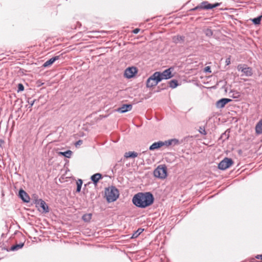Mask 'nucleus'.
Returning <instances> with one entry per match:
<instances>
[{
  "mask_svg": "<svg viewBox=\"0 0 262 262\" xmlns=\"http://www.w3.org/2000/svg\"><path fill=\"white\" fill-rule=\"evenodd\" d=\"M153 195L149 192H139L133 198V203L137 207L145 208L150 206L154 203Z\"/></svg>",
  "mask_w": 262,
  "mask_h": 262,
  "instance_id": "obj_1",
  "label": "nucleus"
},
{
  "mask_svg": "<svg viewBox=\"0 0 262 262\" xmlns=\"http://www.w3.org/2000/svg\"><path fill=\"white\" fill-rule=\"evenodd\" d=\"M119 196V191L115 187H110L105 190V196L108 202L115 201Z\"/></svg>",
  "mask_w": 262,
  "mask_h": 262,
  "instance_id": "obj_2",
  "label": "nucleus"
},
{
  "mask_svg": "<svg viewBox=\"0 0 262 262\" xmlns=\"http://www.w3.org/2000/svg\"><path fill=\"white\" fill-rule=\"evenodd\" d=\"M154 176L161 179H164L167 177V167L165 165L158 166L154 171Z\"/></svg>",
  "mask_w": 262,
  "mask_h": 262,
  "instance_id": "obj_3",
  "label": "nucleus"
},
{
  "mask_svg": "<svg viewBox=\"0 0 262 262\" xmlns=\"http://www.w3.org/2000/svg\"><path fill=\"white\" fill-rule=\"evenodd\" d=\"M237 69L238 71H241L243 73L242 76L250 77L253 75L252 69L248 67L247 64H239L237 66Z\"/></svg>",
  "mask_w": 262,
  "mask_h": 262,
  "instance_id": "obj_4",
  "label": "nucleus"
},
{
  "mask_svg": "<svg viewBox=\"0 0 262 262\" xmlns=\"http://www.w3.org/2000/svg\"><path fill=\"white\" fill-rule=\"evenodd\" d=\"M159 74H158V72H156L148 78L146 81V86L147 88H151L154 86H156L160 82L161 79L159 78Z\"/></svg>",
  "mask_w": 262,
  "mask_h": 262,
  "instance_id": "obj_5",
  "label": "nucleus"
},
{
  "mask_svg": "<svg viewBox=\"0 0 262 262\" xmlns=\"http://www.w3.org/2000/svg\"><path fill=\"white\" fill-rule=\"evenodd\" d=\"M233 164V161L229 158H224L219 164L218 167L221 170H225L230 167Z\"/></svg>",
  "mask_w": 262,
  "mask_h": 262,
  "instance_id": "obj_6",
  "label": "nucleus"
},
{
  "mask_svg": "<svg viewBox=\"0 0 262 262\" xmlns=\"http://www.w3.org/2000/svg\"><path fill=\"white\" fill-rule=\"evenodd\" d=\"M220 3H216L214 4H211L208 3V2L205 1L202 2L199 6H198L197 7H195L193 10H194L198 9L207 10L211 9L220 6Z\"/></svg>",
  "mask_w": 262,
  "mask_h": 262,
  "instance_id": "obj_7",
  "label": "nucleus"
},
{
  "mask_svg": "<svg viewBox=\"0 0 262 262\" xmlns=\"http://www.w3.org/2000/svg\"><path fill=\"white\" fill-rule=\"evenodd\" d=\"M158 74H159V77L161 79V81L163 79H168L173 77L171 68L166 69L162 73L158 72Z\"/></svg>",
  "mask_w": 262,
  "mask_h": 262,
  "instance_id": "obj_8",
  "label": "nucleus"
},
{
  "mask_svg": "<svg viewBox=\"0 0 262 262\" xmlns=\"http://www.w3.org/2000/svg\"><path fill=\"white\" fill-rule=\"evenodd\" d=\"M137 73V69L135 67H129L127 68L124 72V76L126 78H130L133 77Z\"/></svg>",
  "mask_w": 262,
  "mask_h": 262,
  "instance_id": "obj_9",
  "label": "nucleus"
},
{
  "mask_svg": "<svg viewBox=\"0 0 262 262\" xmlns=\"http://www.w3.org/2000/svg\"><path fill=\"white\" fill-rule=\"evenodd\" d=\"M170 144H171L170 142H168L167 141H166L165 142H162V141H159L157 142H155L149 147V149L151 150H153L155 149H158L165 145H169Z\"/></svg>",
  "mask_w": 262,
  "mask_h": 262,
  "instance_id": "obj_10",
  "label": "nucleus"
},
{
  "mask_svg": "<svg viewBox=\"0 0 262 262\" xmlns=\"http://www.w3.org/2000/svg\"><path fill=\"white\" fill-rule=\"evenodd\" d=\"M231 101V99H228V98L221 99L216 102V106L217 108H223L225 106V105L227 103H228V102H229Z\"/></svg>",
  "mask_w": 262,
  "mask_h": 262,
  "instance_id": "obj_11",
  "label": "nucleus"
},
{
  "mask_svg": "<svg viewBox=\"0 0 262 262\" xmlns=\"http://www.w3.org/2000/svg\"><path fill=\"white\" fill-rule=\"evenodd\" d=\"M19 196L22 200L26 203L30 202V197L28 194L23 189H20L19 191Z\"/></svg>",
  "mask_w": 262,
  "mask_h": 262,
  "instance_id": "obj_12",
  "label": "nucleus"
},
{
  "mask_svg": "<svg viewBox=\"0 0 262 262\" xmlns=\"http://www.w3.org/2000/svg\"><path fill=\"white\" fill-rule=\"evenodd\" d=\"M59 59V56H56L54 57H52L51 59H50L49 60L46 61L43 63V67H49V66H51V64H52L56 60H57Z\"/></svg>",
  "mask_w": 262,
  "mask_h": 262,
  "instance_id": "obj_13",
  "label": "nucleus"
},
{
  "mask_svg": "<svg viewBox=\"0 0 262 262\" xmlns=\"http://www.w3.org/2000/svg\"><path fill=\"white\" fill-rule=\"evenodd\" d=\"M132 108L131 104H124L121 107L119 108L118 111L121 113H125L130 111Z\"/></svg>",
  "mask_w": 262,
  "mask_h": 262,
  "instance_id": "obj_14",
  "label": "nucleus"
},
{
  "mask_svg": "<svg viewBox=\"0 0 262 262\" xmlns=\"http://www.w3.org/2000/svg\"><path fill=\"white\" fill-rule=\"evenodd\" d=\"M255 133L257 135L262 134V119L258 122L255 126Z\"/></svg>",
  "mask_w": 262,
  "mask_h": 262,
  "instance_id": "obj_15",
  "label": "nucleus"
},
{
  "mask_svg": "<svg viewBox=\"0 0 262 262\" xmlns=\"http://www.w3.org/2000/svg\"><path fill=\"white\" fill-rule=\"evenodd\" d=\"M185 37L181 35H176L172 37V41L175 43L183 42Z\"/></svg>",
  "mask_w": 262,
  "mask_h": 262,
  "instance_id": "obj_16",
  "label": "nucleus"
},
{
  "mask_svg": "<svg viewBox=\"0 0 262 262\" xmlns=\"http://www.w3.org/2000/svg\"><path fill=\"white\" fill-rule=\"evenodd\" d=\"M102 178V176L100 173H97L91 177V180L95 184H96L100 179Z\"/></svg>",
  "mask_w": 262,
  "mask_h": 262,
  "instance_id": "obj_17",
  "label": "nucleus"
},
{
  "mask_svg": "<svg viewBox=\"0 0 262 262\" xmlns=\"http://www.w3.org/2000/svg\"><path fill=\"white\" fill-rule=\"evenodd\" d=\"M39 202H40V204H39L40 207L41 208L42 211L43 212H48L49 211V209H48V207L46 205V202L42 200H40Z\"/></svg>",
  "mask_w": 262,
  "mask_h": 262,
  "instance_id": "obj_18",
  "label": "nucleus"
},
{
  "mask_svg": "<svg viewBox=\"0 0 262 262\" xmlns=\"http://www.w3.org/2000/svg\"><path fill=\"white\" fill-rule=\"evenodd\" d=\"M137 156H138V154L135 151L126 152L124 155V157L126 158H136Z\"/></svg>",
  "mask_w": 262,
  "mask_h": 262,
  "instance_id": "obj_19",
  "label": "nucleus"
},
{
  "mask_svg": "<svg viewBox=\"0 0 262 262\" xmlns=\"http://www.w3.org/2000/svg\"><path fill=\"white\" fill-rule=\"evenodd\" d=\"M24 245V243H21L18 244H16L15 245L12 246L11 247L10 250H11V251L18 250L21 249V248H23Z\"/></svg>",
  "mask_w": 262,
  "mask_h": 262,
  "instance_id": "obj_20",
  "label": "nucleus"
},
{
  "mask_svg": "<svg viewBox=\"0 0 262 262\" xmlns=\"http://www.w3.org/2000/svg\"><path fill=\"white\" fill-rule=\"evenodd\" d=\"M92 214L91 213L85 214L82 216V220L85 222H89L92 219Z\"/></svg>",
  "mask_w": 262,
  "mask_h": 262,
  "instance_id": "obj_21",
  "label": "nucleus"
},
{
  "mask_svg": "<svg viewBox=\"0 0 262 262\" xmlns=\"http://www.w3.org/2000/svg\"><path fill=\"white\" fill-rule=\"evenodd\" d=\"M77 184V191L80 192L82 185V181L81 179H78L76 182Z\"/></svg>",
  "mask_w": 262,
  "mask_h": 262,
  "instance_id": "obj_22",
  "label": "nucleus"
},
{
  "mask_svg": "<svg viewBox=\"0 0 262 262\" xmlns=\"http://www.w3.org/2000/svg\"><path fill=\"white\" fill-rule=\"evenodd\" d=\"M178 81L176 80H172L169 82V86L171 88H175L178 86Z\"/></svg>",
  "mask_w": 262,
  "mask_h": 262,
  "instance_id": "obj_23",
  "label": "nucleus"
},
{
  "mask_svg": "<svg viewBox=\"0 0 262 262\" xmlns=\"http://www.w3.org/2000/svg\"><path fill=\"white\" fill-rule=\"evenodd\" d=\"M72 151L71 150H67L65 152H60L59 154L63 155L67 158H70L72 155Z\"/></svg>",
  "mask_w": 262,
  "mask_h": 262,
  "instance_id": "obj_24",
  "label": "nucleus"
},
{
  "mask_svg": "<svg viewBox=\"0 0 262 262\" xmlns=\"http://www.w3.org/2000/svg\"><path fill=\"white\" fill-rule=\"evenodd\" d=\"M143 229H138L132 235V238L137 237L143 231Z\"/></svg>",
  "mask_w": 262,
  "mask_h": 262,
  "instance_id": "obj_25",
  "label": "nucleus"
},
{
  "mask_svg": "<svg viewBox=\"0 0 262 262\" xmlns=\"http://www.w3.org/2000/svg\"><path fill=\"white\" fill-rule=\"evenodd\" d=\"M261 17H262V16H260L259 17L254 18L252 20V21L254 23V24H255V25L259 24Z\"/></svg>",
  "mask_w": 262,
  "mask_h": 262,
  "instance_id": "obj_26",
  "label": "nucleus"
},
{
  "mask_svg": "<svg viewBox=\"0 0 262 262\" xmlns=\"http://www.w3.org/2000/svg\"><path fill=\"white\" fill-rule=\"evenodd\" d=\"M199 132H200V134L204 135L207 134V133L205 130L204 127L200 126L199 129Z\"/></svg>",
  "mask_w": 262,
  "mask_h": 262,
  "instance_id": "obj_27",
  "label": "nucleus"
},
{
  "mask_svg": "<svg viewBox=\"0 0 262 262\" xmlns=\"http://www.w3.org/2000/svg\"><path fill=\"white\" fill-rule=\"evenodd\" d=\"M24 90V86L23 84L19 83L18 84V90L17 92L23 91Z\"/></svg>",
  "mask_w": 262,
  "mask_h": 262,
  "instance_id": "obj_28",
  "label": "nucleus"
},
{
  "mask_svg": "<svg viewBox=\"0 0 262 262\" xmlns=\"http://www.w3.org/2000/svg\"><path fill=\"white\" fill-rule=\"evenodd\" d=\"M204 71L205 72H208V73H211L210 67L209 66H207L205 68Z\"/></svg>",
  "mask_w": 262,
  "mask_h": 262,
  "instance_id": "obj_29",
  "label": "nucleus"
},
{
  "mask_svg": "<svg viewBox=\"0 0 262 262\" xmlns=\"http://www.w3.org/2000/svg\"><path fill=\"white\" fill-rule=\"evenodd\" d=\"M206 35H212V32L211 30H210V29H207L206 30Z\"/></svg>",
  "mask_w": 262,
  "mask_h": 262,
  "instance_id": "obj_30",
  "label": "nucleus"
},
{
  "mask_svg": "<svg viewBox=\"0 0 262 262\" xmlns=\"http://www.w3.org/2000/svg\"><path fill=\"white\" fill-rule=\"evenodd\" d=\"M139 31H140V29H139V28H136V29H134V30L133 31V32L134 34H137Z\"/></svg>",
  "mask_w": 262,
  "mask_h": 262,
  "instance_id": "obj_31",
  "label": "nucleus"
},
{
  "mask_svg": "<svg viewBox=\"0 0 262 262\" xmlns=\"http://www.w3.org/2000/svg\"><path fill=\"white\" fill-rule=\"evenodd\" d=\"M226 63L227 65H229L230 63V58H228L226 60Z\"/></svg>",
  "mask_w": 262,
  "mask_h": 262,
  "instance_id": "obj_32",
  "label": "nucleus"
},
{
  "mask_svg": "<svg viewBox=\"0 0 262 262\" xmlns=\"http://www.w3.org/2000/svg\"><path fill=\"white\" fill-rule=\"evenodd\" d=\"M82 143V140H79L78 141H77L75 145L76 146H77L78 145H81Z\"/></svg>",
  "mask_w": 262,
  "mask_h": 262,
  "instance_id": "obj_33",
  "label": "nucleus"
},
{
  "mask_svg": "<svg viewBox=\"0 0 262 262\" xmlns=\"http://www.w3.org/2000/svg\"><path fill=\"white\" fill-rule=\"evenodd\" d=\"M95 32H88V36L89 37H92V34L94 33Z\"/></svg>",
  "mask_w": 262,
  "mask_h": 262,
  "instance_id": "obj_34",
  "label": "nucleus"
},
{
  "mask_svg": "<svg viewBox=\"0 0 262 262\" xmlns=\"http://www.w3.org/2000/svg\"><path fill=\"white\" fill-rule=\"evenodd\" d=\"M256 258L257 259H260L262 260V254L260 255H257L255 256Z\"/></svg>",
  "mask_w": 262,
  "mask_h": 262,
  "instance_id": "obj_35",
  "label": "nucleus"
}]
</instances>
